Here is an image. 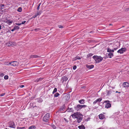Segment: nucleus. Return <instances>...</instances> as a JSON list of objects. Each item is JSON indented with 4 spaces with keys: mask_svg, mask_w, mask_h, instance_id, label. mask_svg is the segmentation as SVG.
I'll list each match as a JSON object with an SVG mask.
<instances>
[{
    "mask_svg": "<svg viewBox=\"0 0 129 129\" xmlns=\"http://www.w3.org/2000/svg\"><path fill=\"white\" fill-rule=\"evenodd\" d=\"M93 57L96 63H98L100 62L103 59V58L100 56H94Z\"/></svg>",
    "mask_w": 129,
    "mask_h": 129,
    "instance_id": "obj_1",
    "label": "nucleus"
},
{
    "mask_svg": "<svg viewBox=\"0 0 129 129\" xmlns=\"http://www.w3.org/2000/svg\"><path fill=\"white\" fill-rule=\"evenodd\" d=\"M19 63L18 62L14 61L10 62L8 63V64L9 65H11L14 67L18 66L19 64Z\"/></svg>",
    "mask_w": 129,
    "mask_h": 129,
    "instance_id": "obj_2",
    "label": "nucleus"
},
{
    "mask_svg": "<svg viewBox=\"0 0 129 129\" xmlns=\"http://www.w3.org/2000/svg\"><path fill=\"white\" fill-rule=\"evenodd\" d=\"M50 114L49 113H46L43 118V120L44 121H47L49 118Z\"/></svg>",
    "mask_w": 129,
    "mask_h": 129,
    "instance_id": "obj_3",
    "label": "nucleus"
},
{
    "mask_svg": "<svg viewBox=\"0 0 129 129\" xmlns=\"http://www.w3.org/2000/svg\"><path fill=\"white\" fill-rule=\"evenodd\" d=\"M126 50V49L125 48H122L118 50L117 51V52L120 54L123 53L124 52H125Z\"/></svg>",
    "mask_w": 129,
    "mask_h": 129,
    "instance_id": "obj_4",
    "label": "nucleus"
},
{
    "mask_svg": "<svg viewBox=\"0 0 129 129\" xmlns=\"http://www.w3.org/2000/svg\"><path fill=\"white\" fill-rule=\"evenodd\" d=\"M9 127L13 128H15L16 127L13 121H10L9 123Z\"/></svg>",
    "mask_w": 129,
    "mask_h": 129,
    "instance_id": "obj_5",
    "label": "nucleus"
},
{
    "mask_svg": "<svg viewBox=\"0 0 129 129\" xmlns=\"http://www.w3.org/2000/svg\"><path fill=\"white\" fill-rule=\"evenodd\" d=\"M82 108L81 105H78L77 106L75 107V110H76L77 111L80 110Z\"/></svg>",
    "mask_w": 129,
    "mask_h": 129,
    "instance_id": "obj_6",
    "label": "nucleus"
},
{
    "mask_svg": "<svg viewBox=\"0 0 129 129\" xmlns=\"http://www.w3.org/2000/svg\"><path fill=\"white\" fill-rule=\"evenodd\" d=\"M71 116L74 118H77L79 117V115L77 112L71 115Z\"/></svg>",
    "mask_w": 129,
    "mask_h": 129,
    "instance_id": "obj_7",
    "label": "nucleus"
},
{
    "mask_svg": "<svg viewBox=\"0 0 129 129\" xmlns=\"http://www.w3.org/2000/svg\"><path fill=\"white\" fill-rule=\"evenodd\" d=\"M4 21L5 22L7 23L9 25H10L11 24H12L13 22V21L12 20H8L7 19L5 20Z\"/></svg>",
    "mask_w": 129,
    "mask_h": 129,
    "instance_id": "obj_8",
    "label": "nucleus"
},
{
    "mask_svg": "<svg viewBox=\"0 0 129 129\" xmlns=\"http://www.w3.org/2000/svg\"><path fill=\"white\" fill-rule=\"evenodd\" d=\"M102 100V98H100L95 100L93 102V104L94 105L95 104L98 102H100Z\"/></svg>",
    "mask_w": 129,
    "mask_h": 129,
    "instance_id": "obj_9",
    "label": "nucleus"
},
{
    "mask_svg": "<svg viewBox=\"0 0 129 129\" xmlns=\"http://www.w3.org/2000/svg\"><path fill=\"white\" fill-rule=\"evenodd\" d=\"M124 87L128 88L129 87V83L128 82H124L123 84Z\"/></svg>",
    "mask_w": 129,
    "mask_h": 129,
    "instance_id": "obj_10",
    "label": "nucleus"
},
{
    "mask_svg": "<svg viewBox=\"0 0 129 129\" xmlns=\"http://www.w3.org/2000/svg\"><path fill=\"white\" fill-rule=\"evenodd\" d=\"M99 117L100 119H103L105 118V115L103 114H100L99 115Z\"/></svg>",
    "mask_w": 129,
    "mask_h": 129,
    "instance_id": "obj_11",
    "label": "nucleus"
},
{
    "mask_svg": "<svg viewBox=\"0 0 129 129\" xmlns=\"http://www.w3.org/2000/svg\"><path fill=\"white\" fill-rule=\"evenodd\" d=\"M111 105L110 103H107L106 104L105 107V108L108 109L111 107Z\"/></svg>",
    "mask_w": 129,
    "mask_h": 129,
    "instance_id": "obj_12",
    "label": "nucleus"
},
{
    "mask_svg": "<svg viewBox=\"0 0 129 129\" xmlns=\"http://www.w3.org/2000/svg\"><path fill=\"white\" fill-rule=\"evenodd\" d=\"M40 56L37 55H31L30 56V58H40Z\"/></svg>",
    "mask_w": 129,
    "mask_h": 129,
    "instance_id": "obj_13",
    "label": "nucleus"
},
{
    "mask_svg": "<svg viewBox=\"0 0 129 129\" xmlns=\"http://www.w3.org/2000/svg\"><path fill=\"white\" fill-rule=\"evenodd\" d=\"M86 66L87 68H88L89 69H91L93 68L94 67V66L93 65H88L87 64H86Z\"/></svg>",
    "mask_w": 129,
    "mask_h": 129,
    "instance_id": "obj_14",
    "label": "nucleus"
},
{
    "mask_svg": "<svg viewBox=\"0 0 129 129\" xmlns=\"http://www.w3.org/2000/svg\"><path fill=\"white\" fill-rule=\"evenodd\" d=\"M70 97V94H68L66 95H65L64 98L67 101H68Z\"/></svg>",
    "mask_w": 129,
    "mask_h": 129,
    "instance_id": "obj_15",
    "label": "nucleus"
},
{
    "mask_svg": "<svg viewBox=\"0 0 129 129\" xmlns=\"http://www.w3.org/2000/svg\"><path fill=\"white\" fill-rule=\"evenodd\" d=\"M78 128L79 129H85V128L83 124L78 126Z\"/></svg>",
    "mask_w": 129,
    "mask_h": 129,
    "instance_id": "obj_16",
    "label": "nucleus"
},
{
    "mask_svg": "<svg viewBox=\"0 0 129 129\" xmlns=\"http://www.w3.org/2000/svg\"><path fill=\"white\" fill-rule=\"evenodd\" d=\"M112 90H109L107 91V95H110L112 93Z\"/></svg>",
    "mask_w": 129,
    "mask_h": 129,
    "instance_id": "obj_17",
    "label": "nucleus"
},
{
    "mask_svg": "<svg viewBox=\"0 0 129 129\" xmlns=\"http://www.w3.org/2000/svg\"><path fill=\"white\" fill-rule=\"evenodd\" d=\"M109 57L111 58L114 56L113 53H109L108 54Z\"/></svg>",
    "mask_w": 129,
    "mask_h": 129,
    "instance_id": "obj_18",
    "label": "nucleus"
},
{
    "mask_svg": "<svg viewBox=\"0 0 129 129\" xmlns=\"http://www.w3.org/2000/svg\"><path fill=\"white\" fill-rule=\"evenodd\" d=\"M107 51L109 53L113 52L114 50L113 49L112 50L109 48H108L107 49Z\"/></svg>",
    "mask_w": 129,
    "mask_h": 129,
    "instance_id": "obj_19",
    "label": "nucleus"
},
{
    "mask_svg": "<svg viewBox=\"0 0 129 129\" xmlns=\"http://www.w3.org/2000/svg\"><path fill=\"white\" fill-rule=\"evenodd\" d=\"M82 118L81 117H79V118H77V122L78 123H80L81 121Z\"/></svg>",
    "mask_w": 129,
    "mask_h": 129,
    "instance_id": "obj_20",
    "label": "nucleus"
},
{
    "mask_svg": "<svg viewBox=\"0 0 129 129\" xmlns=\"http://www.w3.org/2000/svg\"><path fill=\"white\" fill-rule=\"evenodd\" d=\"M80 59L81 58L80 57L77 56L73 59V61H75L77 59Z\"/></svg>",
    "mask_w": 129,
    "mask_h": 129,
    "instance_id": "obj_21",
    "label": "nucleus"
},
{
    "mask_svg": "<svg viewBox=\"0 0 129 129\" xmlns=\"http://www.w3.org/2000/svg\"><path fill=\"white\" fill-rule=\"evenodd\" d=\"M43 80V78H38L37 79H36L35 81V82L37 83L39 81H42Z\"/></svg>",
    "mask_w": 129,
    "mask_h": 129,
    "instance_id": "obj_22",
    "label": "nucleus"
},
{
    "mask_svg": "<svg viewBox=\"0 0 129 129\" xmlns=\"http://www.w3.org/2000/svg\"><path fill=\"white\" fill-rule=\"evenodd\" d=\"M85 100L84 99H82V100H79V103L81 104H83L84 103Z\"/></svg>",
    "mask_w": 129,
    "mask_h": 129,
    "instance_id": "obj_23",
    "label": "nucleus"
},
{
    "mask_svg": "<svg viewBox=\"0 0 129 129\" xmlns=\"http://www.w3.org/2000/svg\"><path fill=\"white\" fill-rule=\"evenodd\" d=\"M62 79L64 81H66L67 80L68 78L67 77L64 76L62 77Z\"/></svg>",
    "mask_w": 129,
    "mask_h": 129,
    "instance_id": "obj_24",
    "label": "nucleus"
},
{
    "mask_svg": "<svg viewBox=\"0 0 129 129\" xmlns=\"http://www.w3.org/2000/svg\"><path fill=\"white\" fill-rule=\"evenodd\" d=\"M36 128V127L34 125H32L29 127L28 129H35Z\"/></svg>",
    "mask_w": 129,
    "mask_h": 129,
    "instance_id": "obj_25",
    "label": "nucleus"
},
{
    "mask_svg": "<svg viewBox=\"0 0 129 129\" xmlns=\"http://www.w3.org/2000/svg\"><path fill=\"white\" fill-rule=\"evenodd\" d=\"M40 13L39 12H38V13L37 14H36L34 15L33 16V17L34 18H35L37 16H38L39 15H40Z\"/></svg>",
    "mask_w": 129,
    "mask_h": 129,
    "instance_id": "obj_26",
    "label": "nucleus"
},
{
    "mask_svg": "<svg viewBox=\"0 0 129 129\" xmlns=\"http://www.w3.org/2000/svg\"><path fill=\"white\" fill-rule=\"evenodd\" d=\"M59 95V94L58 92H57L54 94V97H57Z\"/></svg>",
    "mask_w": 129,
    "mask_h": 129,
    "instance_id": "obj_27",
    "label": "nucleus"
},
{
    "mask_svg": "<svg viewBox=\"0 0 129 129\" xmlns=\"http://www.w3.org/2000/svg\"><path fill=\"white\" fill-rule=\"evenodd\" d=\"M68 111L70 112H72L73 111V109L72 108H69L68 109Z\"/></svg>",
    "mask_w": 129,
    "mask_h": 129,
    "instance_id": "obj_28",
    "label": "nucleus"
},
{
    "mask_svg": "<svg viewBox=\"0 0 129 129\" xmlns=\"http://www.w3.org/2000/svg\"><path fill=\"white\" fill-rule=\"evenodd\" d=\"M17 129H26L25 127H17Z\"/></svg>",
    "mask_w": 129,
    "mask_h": 129,
    "instance_id": "obj_29",
    "label": "nucleus"
},
{
    "mask_svg": "<svg viewBox=\"0 0 129 129\" xmlns=\"http://www.w3.org/2000/svg\"><path fill=\"white\" fill-rule=\"evenodd\" d=\"M57 91V89L56 88H54V89L52 92L53 94L55 92H56Z\"/></svg>",
    "mask_w": 129,
    "mask_h": 129,
    "instance_id": "obj_30",
    "label": "nucleus"
},
{
    "mask_svg": "<svg viewBox=\"0 0 129 129\" xmlns=\"http://www.w3.org/2000/svg\"><path fill=\"white\" fill-rule=\"evenodd\" d=\"M14 28L15 30L19 29L20 28V27L19 26H15L14 27Z\"/></svg>",
    "mask_w": 129,
    "mask_h": 129,
    "instance_id": "obj_31",
    "label": "nucleus"
},
{
    "mask_svg": "<svg viewBox=\"0 0 129 129\" xmlns=\"http://www.w3.org/2000/svg\"><path fill=\"white\" fill-rule=\"evenodd\" d=\"M22 10V8L21 7L19 8L17 10V11L19 12H21Z\"/></svg>",
    "mask_w": 129,
    "mask_h": 129,
    "instance_id": "obj_32",
    "label": "nucleus"
},
{
    "mask_svg": "<svg viewBox=\"0 0 129 129\" xmlns=\"http://www.w3.org/2000/svg\"><path fill=\"white\" fill-rule=\"evenodd\" d=\"M93 55V54H92V53H89L87 55V57H91V56H92Z\"/></svg>",
    "mask_w": 129,
    "mask_h": 129,
    "instance_id": "obj_33",
    "label": "nucleus"
},
{
    "mask_svg": "<svg viewBox=\"0 0 129 129\" xmlns=\"http://www.w3.org/2000/svg\"><path fill=\"white\" fill-rule=\"evenodd\" d=\"M4 78L5 80H7L8 78V76L7 75H5L4 77Z\"/></svg>",
    "mask_w": 129,
    "mask_h": 129,
    "instance_id": "obj_34",
    "label": "nucleus"
},
{
    "mask_svg": "<svg viewBox=\"0 0 129 129\" xmlns=\"http://www.w3.org/2000/svg\"><path fill=\"white\" fill-rule=\"evenodd\" d=\"M41 3H40L39 4V5L37 7V10H39V9H40V6L41 5Z\"/></svg>",
    "mask_w": 129,
    "mask_h": 129,
    "instance_id": "obj_35",
    "label": "nucleus"
},
{
    "mask_svg": "<svg viewBox=\"0 0 129 129\" xmlns=\"http://www.w3.org/2000/svg\"><path fill=\"white\" fill-rule=\"evenodd\" d=\"M4 75H5L4 73H0V76L1 77H3Z\"/></svg>",
    "mask_w": 129,
    "mask_h": 129,
    "instance_id": "obj_36",
    "label": "nucleus"
},
{
    "mask_svg": "<svg viewBox=\"0 0 129 129\" xmlns=\"http://www.w3.org/2000/svg\"><path fill=\"white\" fill-rule=\"evenodd\" d=\"M51 126L54 129H55L56 128V127L54 125L52 124L51 125Z\"/></svg>",
    "mask_w": 129,
    "mask_h": 129,
    "instance_id": "obj_37",
    "label": "nucleus"
},
{
    "mask_svg": "<svg viewBox=\"0 0 129 129\" xmlns=\"http://www.w3.org/2000/svg\"><path fill=\"white\" fill-rule=\"evenodd\" d=\"M76 68H77L76 66L75 65V66H74L73 67V69L74 70H75L76 69Z\"/></svg>",
    "mask_w": 129,
    "mask_h": 129,
    "instance_id": "obj_38",
    "label": "nucleus"
},
{
    "mask_svg": "<svg viewBox=\"0 0 129 129\" xmlns=\"http://www.w3.org/2000/svg\"><path fill=\"white\" fill-rule=\"evenodd\" d=\"M40 30V28H36L35 29V30L36 31H39Z\"/></svg>",
    "mask_w": 129,
    "mask_h": 129,
    "instance_id": "obj_39",
    "label": "nucleus"
},
{
    "mask_svg": "<svg viewBox=\"0 0 129 129\" xmlns=\"http://www.w3.org/2000/svg\"><path fill=\"white\" fill-rule=\"evenodd\" d=\"M5 94V93H3L2 94H0V96H4Z\"/></svg>",
    "mask_w": 129,
    "mask_h": 129,
    "instance_id": "obj_40",
    "label": "nucleus"
},
{
    "mask_svg": "<svg viewBox=\"0 0 129 129\" xmlns=\"http://www.w3.org/2000/svg\"><path fill=\"white\" fill-rule=\"evenodd\" d=\"M58 26L59 27V28H62L63 27V26H62V25H59Z\"/></svg>",
    "mask_w": 129,
    "mask_h": 129,
    "instance_id": "obj_41",
    "label": "nucleus"
},
{
    "mask_svg": "<svg viewBox=\"0 0 129 129\" xmlns=\"http://www.w3.org/2000/svg\"><path fill=\"white\" fill-rule=\"evenodd\" d=\"M110 101L109 100H106L104 102V103H109Z\"/></svg>",
    "mask_w": 129,
    "mask_h": 129,
    "instance_id": "obj_42",
    "label": "nucleus"
},
{
    "mask_svg": "<svg viewBox=\"0 0 129 129\" xmlns=\"http://www.w3.org/2000/svg\"><path fill=\"white\" fill-rule=\"evenodd\" d=\"M118 48V47H114V50H116Z\"/></svg>",
    "mask_w": 129,
    "mask_h": 129,
    "instance_id": "obj_43",
    "label": "nucleus"
},
{
    "mask_svg": "<svg viewBox=\"0 0 129 129\" xmlns=\"http://www.w3.org/2000/svg\"><path fill=\"white\" fill-rule=\"evenodd\" d=\"M15 24L16 25H20L21 24H22L21 23H15Z\"/></svg>",
    "mask_w": 129,
    "mask_h": 129,
    "instance_id": "obj_44",
    "label": "nucleus"
},
{
    "mask_svg": "<svg viewBox=\"0 0 129 129\" xmlns=\"http://www.w3.org/2000/svg\"><path fill=\"white\" fill-rule=\"evenodd\" d=\"M24 85H20V87H21V88H23L24 87Z\"/></svg>",
    "mask_w": 129,
    "mask_h": 129,
    "instance_id": "obj_45",
    "label": "nucleus"
},
{
    "mask_svg": "<svg viewBox=\"0 0 129 129\" xmlns=\"http://www.w3.org/2000/svg\"><path fill=\"white\" fill-rule=\"evenodd\" d=\"M26 22L25 21H22V23H21V24H24Z\"/></svg>",
    "mask_w": 129,
    "mask_h": 129,
    "instance_id": "obj_46",
    "label": "nucleus"
},
{
    "mask_svg": "<svg viewBox=\"0 0 129 129\" xmlns=\"http://www.w3.org/2000/svg\"><path fill=\"white\" fill-rule=\"evenodd\" d=\"M81 106H82V108H83V107H87V106L86 105H81Z\"/></svg>",
    "mask_w": 129,
    "mask_h": 129,
    "instance_id": "obj_47",
    "label": "nucleus"
},
{
    "mask_svg": "<svg viewBox=\"0 0 129 129\" xmlns=\"http://www.w3.org/2000/svg\"><path fill=\"white\" fill-rule=\"evenodd\" d=\"M15 29L14 28H14L12 29V30H11V31H14V30H15Z\"/></svg>",
    "mask_w": 129,
    "mask_h": 129,
    "instance_id": "obj_48",
    "label": "nucleus"
},
{
    "mask_svg": "<svg viewBox=\"0 0 129 129\" xmlns=\"http://www.w3.org/2000/svg\"><path fill=\"white\" fill-rule=\"evenodd\" d=\"M8 62H5V64L6 65H9L8 64H8L7 63H8Z\"/></svg>",
    "mask_w": 129,
    "mask_h": 129,
    "instance_id": "obj_49",
    "label": "nucleus"
},
{
    "mask_svg": "<svg viewBox=\"0 0 129 129\" xmlns=\"http://www.w3.org/2000/svg\"><path fill=\"white\" fill-rule=\"evenodd\" d=\"M85 88L84 87H81V88Z\"/></svg>",
    "mask_w": 129,
    "mask_h": 129,
    "instance_id": "obj_50",
    "label": "nucleus"
},
{
    "mask_svg": "<svg viewBox=\"0 0 129 129\" xmlns=\"http://www.w3.org/2000/svg\"><path fill=\"white\" fill-rule=\"evenodd\" d=\"M2 26L1 25H0V29H1Z\"/></svg>",
    "mask_w": 129,
    "mask_h": 129,
    "instance_id": "obj_51",
    "label": "nucleus"
},
{
    "mask_svg": "<svg viewBox=\"0 0 129 129\" xmlns=\"http://www.w3.org/2000/svg\"><path fill=\"white\" fill-rule=\"evenodd\" d=\"M116 93H117V92H119V93H120V92H119L118 91H116Z\"/></svg>",
    "mask_w": 129,
    "mask_h": 129,
    "instance_id": "obj_52",
    "label": "nucleus"
},
{
    "mask_svg": "<svg viewBox=\"0 0 129 129\" xmlns=\"http://www.w3.org/2000/svg\"><path fill=\"white\" fill-rule=\"evenodd\" d=\"M109 25H112V24H109Z\"/></svg>",
    "mask_w": 129,
    "mask_h": 129,
    "instance_id": "obj_53",
    "label": "nucleus"
},
{
    "mask_svg": "<svg viewBox=\"0 0 129 129\" xmlns=\"http://www.w3.org/2000/svg\"><path fill=\"white\" fill-rule=\"evenodd\" d=\"M64 94H63L62 95V96H64Z\"/></svg>",
    "mask_w": 129,
    "mask_h": 129,
    "instance_id": "obj_54",
    "label": "nucleus"
},
{
    "mask_svg": "<svg viewBox=\"0 0 129 129\" xmlns=\"http://www.w3.org/2000/svg\"><path fill=\"white\" fill-rule=\"evenodd\" d=\"M116 44H118V43L117 42H116L115 43V45Z\"/></svg>",
    "mask_w": 129,
    "mask_h": 129,
    "instance_id": "obj_55",
    "label": "nucleus"
},
{
    "mask_svg": "<svg viewBox=\"0 0 129 129\" xmlns=\"http://www.w3.org/2000/svg\"><path fill=\"white\" fill-rule=\"evenodd\" d=\"M97 129H101V128H98Z\"/></svg>",
    "mask_w": 129,
    "mask_h": 129,
    "instance_id": "obj_56",
    "label": "nucleus"
},
{
    "mask_svg": "<svg viewBox=\"0 0 129 129\" xmlns=\"http://www.w3.org/2000/svg\"><path fill=\"white\" fill-rule=\"evenodd\" d=\"M2 6H4V5H2Z\"/></svg>",
    "mask_w": 129,
    "mask_h": 129,
    "instance_id": "obj_57",
    "label": "nucleus"
},
{
    "mask_svg": "<svg viewBox=\"0 0 129 129\" xmlns=\"http://www.w3.org/2000/svg\"><path fill=\"white\" fill-rule=\"evenodd\" d=\"M124 26H123L122 27H124Z\"/></svg>",
    "mask_w": 129,
    "mask_h": 129,
    "instance_id": "obj_58",
    "label": "nucleus"
}]
</instances>
